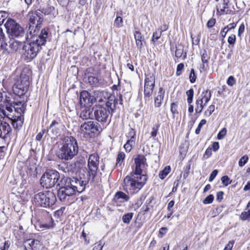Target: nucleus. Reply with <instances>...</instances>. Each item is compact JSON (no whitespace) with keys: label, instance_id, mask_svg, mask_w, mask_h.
<instances>
[{"label":"nucleus","instance_id":"obj_31","mask_svg":"<svg viewBox=\"0 0 250 250\" xmlns=\"http://www.w3.org/2000/svg\"><path fill=\"white\" fill-rule=\"evenodd\" d=\"M133 212H129L123 215L122 217L123 222L126 224H129L130 221L133 218Z\"/></svg>","mask_w":250,"mask_h":250},{"label":"nucleus","instance_id":"obj_47","mask_svg":"<svg viewBox=\"0 0 250 250\" xmlns=\"http://www.w3.org/2000/svg\"><path fill=\"white\" fill-rule=\"evenodd\" d=\"M159 127L160 125L159 124H157L154 125L152 127V131L151 132V137H155L156 136Z\"/></svg>","mask_w":250,"mask_h":250},{"label":"nucleus","instance_id":"obj_11","mask_svg":"<svg viewBox=\"0 0 250 250\" xmlns=\"http://www.w3.org/2000/svg\"><path fill=\"white\" fill-rule=\"evenodd\" d=\"M99 164V156L94 153L89 155L88 160V171L87 176L91 182L94 181L97 173Z\"/></svg>","mask_w":250,"mask_h":250},{"label":"nucleus","instance_id":"obj_39","mask_svg":"<svg viewBox=\"0 0 250 250\" xmlns=\"http://www.w3.org/2000/svg\"><path fill=\"white\" fill-rule=\"evenodd\" d=\"M49 223L42 224L41 225V227L44 228L45 229H50L54 226V221L51 217H49Z\"/></svg>","mask_w":250,"mask_h":250},{"label":"nucleus","instance_id":"obj_34","mask_svg":"<svg viewBox=\"0 0 250 250\" xmlns=\"http://www.w3.org/2000/svg\"><path fill=\"white\" fill-rule=\"evenodd\" d=\"M186 95L188 97L187 98V103L188 104H190L192 103L193 98L194 96V90L192 88L189 89L187 91Z\"/></svg>","mask_w":250,"mask_h":250},{"label":"nucleus","instance_id":"obj_19","mask_svg":"<svg viewBox=\"0 0 250 250\" xmlns=\"http://www.w3.org/2000/svg\"><path fill=\"white\" fill-rule=\"evenodd\" d=\"M129 194L123 191H117L114 196L113 201L117 206H121L125 202H127L130 199Z\"/></svg>","mask_w":250,"mask_h":250},{"label":"nucleus","instance_id":"obj_49","mask_svg":"<svg viewBox=\"0 0 250 250\" xmlns=\"http://www.w3.org/2000/svg\"><path fill=\"white\" fill-rule=\"evenodd\" d=\"M206 120L205 119H202L200 122L199 123L197 128L196 129L195 133L196 134H198L200 133V132L201 131V129L203 125L206 124Z\"/></svg>","mask_w":250,"mask_h":250},{"label":"nucleus","instance_id":"obj_58","mask_svg":"<svg viewBox=\"0 0 250 250\" xmlns=\"http://www.w3.org/2000/svg\"><path fill=\"white\" fill-rule=\"evenodd\" d=\"M103 246L104 244L101 242H99L98 243L95 244L92 250H102Z\"/></svg>","mask_w":250,"mask_h":250},{"label":"nucleus","instance_id":"obj_7","mask_svg":"<svg viewBox=\"0 0 250 250\" xmlns=\"http://www.w3.org/2000/svg\"><path fill=\"white\" fill-rule=\"evenodd\" d=\"M56 201L55 194L52 191L45 190L35 194L33 202L38 206L43 208H50Z\"/></svg>","mask_w":250,"mask_h":250},{"label":"nucleus","instance_id":"obj_43","mask_svg":"<svg viewBox=\"0 0 250 250\" xmlns=\"http://www.w3.org/2000/svg\"><path fill=\"white\" fill-rule=\"evenodd\" d=\"M48 130H47L46 129H43L41 132H39L36 136V139L37 141H40L43 135L46 133L48 134Z\"/></svg>","mask_w":250,"mask_h":250},{"label":"nucleus","instance_id":"obj_22","mask_svg":"<svg viewBox=\"0 0 250 250\" xmlns=\"http://www.w3.org/2000/svg\"><path fill=\"white\" fill-rule=\"evenodd\" d=\"M94 107L90 108L87 106V107L83 109L80 115V118L83 120H86L88 119H94Z\"/></svg>","mask_w":250,"mask_h":250},{"label":"nucleus","instance_id":"obj_5","mask_svg":"<svg viewBox=\"0 0 250 250\" xmlns=\"http://www.w3.org/2000/svg\"><path fill=\"white\" fill-rule=\"evenodd\" d=\"M78 151L79 148L76 139L72 136L68 137L58 151L57 156L61 159L68 161L71 160L76 156Z\"/></svg>","mask_w":250,"mask_h":250},{"label":"nucleus","instance_id":"obj_53","mask_svg":"<svg viewBox=\"0 0 250 250\" xmlns=\"http://www.w3.org/2000/svg\"><path fill=\"white\" fill-rule=\"evenodd\" d=\"M215 106L213 104L209 105L207 110L205 111L206 115L209 116L211 115L212 112L214 111Z\"/></svg>","mask_w":250,"mask_h":250},{"label":"nucleus","instance_id":"obj_63","mask_svg":"<svg viewBox=\"0 0 250 250\" xmlns=\"http://www.w3.org/2000/svg\"><path fill=\"white\" fill-rule=\"evenodd\" d=\"M215 22L216 20L215 19L212 18L210 19L207 22V27L209 28L212 27L214 25Z\"/></svg>","mask_w":250,"mask_h":250},{"label":"nucleus","instance_id":"obj_48","mask_svg":"<svg viewBox=\"0 0 250 250\" xmlns=\"http://www.w3.org/2000/svg\"><path fill=\"white\" fill-rule=\"evenodd\" d=\"M214 200V196L212 194L208 196L203 201L204 204H208L212 203Z\"/></svg>","mask_w":250,"mask_h":250},{"label":"nucleus","instance_id":"obj_12","mask_svg":"<svg viewBox=\"0 0 250 250\" xmlns=\"http://www.w3.org/2000/svg\"><path fill=\"white\" fill-rule=\"evenodd\" d=\"M155 78L153 74H147L145 80L144 99L146 102H149L151 99L155 86Z\"/></svg>","mask_w":250,"mask_h":250},{"label":"nucleus","instance_id":"obj_40","mask_svg":"<svg viewBox=\"0 0 250 250\" xmlns=\"http://www.w3.org/2000/svg\"><path fill=\"white\" fill-rule=\"evenodd\" d=\"M184 51V48L182 46H178L176 47L175 51V56L177 58H180L182 57Z\"/></svg>","mask_w":250,"mask_h":250},{"label":"nucleus","instance_id":"obj_59","mask_svg":"<svg viewBox=\"0 0 250 250\" xmlns=\"http://www.w3.org/2000/svg\"><path fill=\"white\" fill-rule=\"evenodd\" d=\"M235 83V80L234 78L230 76L229 77L227 80V84L229 86H233Z\"/></svg>","mask_w":250,"mask_h":250},{"label":"nucleus","instance_id":"obj_36","mask_svg":"<svg viewBox=\"0 0 250 250\" xmlns=\"http://www.w3.org/2000/svg\"><path fill=\"white\" fill-rule=\"evenodd\" d=\"M209 58V57L208 56L207 51L206 50H204L203 52L201 54V60L203 62L202 68L203 69L206 67L205 64L208 63Z\"/></svg>","mask_w":250,"mask_h":250},{"label":"nucleus","instance_id":"obj_29","mask_svg":"<svg viewBox=\"0 0 250 250\" xmlns=\"http://www.w3.org/2000/svg\"><path fill=\"white\" fill-rule=\"evenodd\" d=\"M134 35L136 45L139 48L141 49L143 46V41L144 40L141 33L139 31H136Z\"/></svg>","mask_w":250,"mask_h":250},{"label":"nucleus","instance_id":"obj_3","mask_svg":"<svg viewBox=\"0 0 250 250\" xmlns=\"http://www.w3.org/2000/svg\"><path fill=\"white\" fill-rule=\"evenodd\" d=\"M48 34V30L44 28L42 30L39 35L30 36L33 38V41L29 43L24 44L22 46V53L25 60H31L37 56L42 49V46L45 44Z\"/></svg>","mask_w":250,"mask_h":250},{"label":"nucleus","instance_id":"obj_38","mask_svg":"<svg viewBox=\"0 0 250 250\" xmlns=\"http://www.w3.org/2000/svg\"><path fill=\"white\" fill-rule=\"evenodd\" d=\"M240 217L243 221L250 220V209H249L248 211L242 212Z\"/></svg>","mask_w":250,"mask_h":250},{"label":"nucleus","instance_id":"obj_56","mask_svg":"<svg viewBox=\"0 0 250 250\" xmlns=\"http://www.w3.org/2000/svg\"><path fill=\"white\" fill-rule=\"evenodd\" d=\"M177 104L176 103H172L170 105V110L173 114H178L177 110Z\"/></svg>","mask_w":250,"mask_h":250},{"label":"nucleus","instance_id":"obj_30","mask_svg":"<svg viewBox=\"0 0 250 250\" xmlns=\"http://www.w3.org/2000/svg\"><path fill=\"white\" fill-rule=\"evenodd\" d=\"M135 145V142L132 140H127L126 143L124 145V147L126 152H130Z\"/></svg>","mask_w":250,"mask_h":250},{"label":"nucleus","instance_id":"obj_14","mask_svg":"<svg viewBox=\"0 0 250 250\" xmlns=\"http://www.w3.org/2000/svg\"><path fill=\"white\" fill-rule=\"evenodd\" d=\"M146 159L144 155H138L135 159V168L130 174L137 176H146V169L147 165L146 162Z\"/></svg>","mask_w":250,"mask_h":250},{"label":"nucleus","instance_id":"obj_21","mask_svg":"<svg viewBox=\"0 0 250 250\" xmlns=\"http://www.w3.org/2000/svg\"><path fill=\"white\" fill-rule=\"evenodd\" d=\"M61 124L58 122L54 120L49 126L48 135L50 136L51 137L57 136L60 132V128Z\"/></svg>","mask_w":250,"mask_h":250},{"label":"nucleus","instance_id":"obj_62","mask_svg":"<svg viewBox=\"0 0 250 250\" xmlns=\"http://www.w3.org/2000/svg\"><path fill=\"white\" fill-rule=\"evenodd\" d=\"M234 242H235L234 240H231V241H229L228 244L225 247L224 250H231V249L233 247V246L234 244Z\"/></svg>","mask_w":250,"mask_h":250},{"label":"nucleus","instance_id":"obj_37","mask_svg":"<svg viewBox=\"0 0 250 250\" xmlns=\"http://www.w3.org/2000/svg\"><path fill=\"white\" fill-rule=\"evenodd\" d=\"M86 82L89 83L90 85L94 86L96 85L98 83L99 80L95 76H90L88 77Z\"/></svg>","mask_w":250,"mask_h":250},{"label":"nucleus","instance_id":"obj_4","mask_svg":"<svg viewBox=\"0 0 250 250\" xmlns=\"http://www.w3.org/2000/svg\"><path fill=\"white\" fill-rule=\"evenodd\" d=\"M147 176H137L130 173L126 176L122 183L123 190L128 194L134 195L138 193L146 185Z\"/></svg>","mask_w":250,"mask_h":250},{"label":"nucleus","instance_id":"obj_9","mask_svg":"<svg viewBox=\"0 0 250 250\" xmlns=\"http://www.w3.org/2000/svg\"><path fill=\"white\" fill-rule=\"evenodd\" d=\"M59 172L55 170H49L45 172L42 176L40 180V183L42 187L46 188H51L55 185L62 188L59 185L61 181V178Z\"/></svg>","mask_w":250,"mask_h":250},{"label":"nucleus","instance_id":"obj_16","mask_svg":"<svg viewBox=\"0 0 250 250\" xmlns=\"http://www.w3.org/2000/svg\"><path fill=\"white\" fill-rule=\"evenodd\" d=\"M79 98L80 104L82 106L90 107L95 102L94 96L86 90H83L80 93Z\"/></svg>","mask_w":250,"mask_h":250},{"label":"nucleus","instance_id":"obj_23","mask_svg":"<svg viewBox=\"0 0 250 250\" xmlns=\"http://www.w3.org/2000/svg\"><path fill=\"white\" fill-rule=\"evenodd\" d=\"M94 97L95 99V102L101 103L104 102V101L107 99L108 96L111 94L106 91L104 90H96L94 91Z\"/></svg>","mask_w":250,"mask_h":250},{"label":"nucleus","instance_id":"obj_32","mask_svg":"<svg viewBox=\"0 0 250 250\" xmlns=\"http://www.w3.org/2000/svg\"><path fill=\"white\" fill-rule=\"evenodd\" d=\"M170 170L171 168L169 166L166 167L163 170L160 172L159 174V178L161 179H164L170 172Z\"/></svg>","mask_w":250,"mask_h":250},{"label":"nucleus","instance_id":"obj_44","mask_svg":"<svg viewBox=\"0 0 250 250\" xmlns=\"http://www.w3.org/2000/svg\"><path fill=\"white\" fill-rule=\"evenodd\" d=\"M154 198L153 196H150L148 198L146 202V206L151 208H152L154 203H153V201L154 200Z\"/></svg>","mask_w":250,"mask_h":250},{"label":"nucleus","instance_id":"obj_1","mask_svg":"<svg viewBox=\"0 0 250 250\" xmlns=\"http://www.w3.org/2000/svg\"><path fill=\"white\" fill-rule=\"evenodd\" d=\"M90 180L88 176L87 179H82L80 177L79 179L77 178H72L63 176L61 178V181L59 185L62 188L58 189V197L61 201H64L67 196H70L75 193L82 192L85 188L86 185Z\"/></svg>","mask_w":250,"mask_h":250},{"label":"nucleus","instance_id":"obj_10","mask_svg":"<svg viewBox=\"0 0 250 250\" xmlns=\"http://www.w3.org/2000/svg\"><path fill=\"white\" fill-rule=\"evenodd\" d=\"M29 26L28 34L33 37L39 35L41 24L43 21V16L40 12L35 11L28 14Z\"/></svg>","mask_w":250,"mask_h":250},{"label":"nucleus","instance_id":"obj_25","mask_svg":"<svg viewBox=\"0 0 250 250\" xmlns=\"http://www.w3.org/2000/svg\"><path fill=\"white\" fill-rule=\"evenodd\" d=\"M23 86L17 81L12 87L14 93L19 97L24 95L28 91V89Z\"/></svg>","mask_w":250,"mask_h":250},{"label":"nucleus","instance_id":"obj_42","mask_svg":"<svg viewBox=\"0 0 250 250\" xmlns=\"http://www.w3.org/2000/svg\"><path fill=\"white\" fill-rule=\"evenodd\" d=\"M123 19L122 17L118 16L116 18L114 21V26L117 28L121 27L123 25Z\"/></svg>","mask_w":250,"mask_h":250},{"label":"nucleus","instance_id":"obj_28","mask_svg":"<svg viewBox=\"0 0 250 250\" xmlns=\"http://www.w3.org/2000/svg\"><path fill=\"white\" fill-rule=\"evenodd\" d=\"M24 40L25 39H21L19 41L12 38L9 41V47L12 51H16L21 46L22 42H24Z\"/></svg>","mask_w":250,"mask_h":250},{"label":"nucleus","instance_id":"obj_51","mask_svg":"<svg viewBox=\"0 0 250 250\" xmlns=\"http://www.w3.org/2000/svg\"><path fill=\"white\" fill-rule=\"evenodd\" d=\"M184 68V64L183 63H180L178 64L177 66L176 74L177 76H180L182 73V71Z\"/></svg>","mask_w":250,"mask_h":250},{"label":"nucleus","instance_id":"obj_2","mask_svg":"<svg viewBox=\"0 0 250 250\" xmlns=\"http://www.w3.org/2000/svg\"><path fill=\"white\" fill-rule=\"evenodd\" d=\"M14 99L11 93L6 91L0 92V116L6 117L11 121L13 127L19 129L23 125V118L21 116L14 115L12 110Z\"/></svg>","mask_w":250,"mask_h":250},{"label":"nucleus","instance_id":"obj_33","mask_svg":"<svg viewBox=\"0 0 250 250\" xmlns=\"http://www.w3.org/2000/svg\"><path fill=\"white\" fill-rule=\"evenodd\" d=\"M126 137L128 140H132L136 142V135L135 130L133 128H130L126 135Z\"/></svg>","mask_w":250,"mask_h":250},{"label":"nucleus","instance_id":"obj_64","mask_svg":"<svg viewBox=\"0 0 250 250\" xmlns=\"http://www.w3.org/2000/svg\"><path fill=\"white\" fill-rule=\"evenodd\" d=\"M217 173H218L217 170H216V169L213 170L209 176V181L211 182L216 176Z\"/></svg>","mask_w":250,"mask_h":250},{"label":"nucleus","instance_id":"obj_52","mask_svg":"<svg viewBox=\"0 0 250 250\" xmlns=\"http://www.w3.org/2000/svg\"><path fill=\"white\" fill-rule=\"evenodd\" d=\"M125 158V154L123 152H120L117 158V165L120 162H122Z\"/></svg>","mask_w":250,"mask_h":250},{"label":"nucleus","instance_id":"obj_41","mask_svg":"<svg viewBox=\"0 0 250 250\" xmlns=\"http://www.w3.org/2000/svg\"><path fill=\"white\" fill-rule=\"evenodd\" d=\"M249 157L247 155H244L242 157L238 163L239 166L241 167H243L248 161Z\"/></svg>","mask_w":250,"mask_h":250},{"label":"nucleus","instance_id":"obj_60","mask_svg":"<svg viewBox=\"0 0 250 250\" xmlns=\"http://www.w3.org/2000/svg\"><path fill=\"white\" fill-rule=\"evenodd\" d=\"M236 41V36L235 35H231L230 36L229 38L228 42L230 44L233 45L234 44Z\"/></svg>","mask_w":250,"mask_h":250},{"label":"nucleus","instance_id":"obj_18","mask_svg":"<svg viewBox=\"0 0 250 250\" xmlns=\"http://www.w3.org/2000/svg\"><path fill=\"white\" fill-rule=\"evenodd\" d=\"M4 118L0 116V138L5 139L11 131V128L8 123L3 121Z\"/></svg>","mask_w":250,"mask_h":250},{"label":"nucleus","instance_id":"obj_15","mask_svg":"<svg viewBox=\"0 0 250 250\" xmlns=\"http://www.w3.org/2000/svg\"><path fill=\"white\" fill-rule=\"evenodd\" d=\"M94 119L101 123H105L108 120L110 114L109 109H106L103 106H94Z\"/></svg>","mask_w":250,"mask_h":250},{"label":"nucleus","instance_id":"obj_46","mask_svg":"<svg viewBox=\"0 0 250 250\" xmlns=\"http://www.w3.org/2000/svg\"><path fill=\"white\" fill-rule=\"evenodd\" d=\"M189 81L191 83H193L196 81V76L195 73L194 69L192 68L189 76Z\"/></svg>","mask_w":250,"mask_h":250},{"label":"nucleus","instance_id":"obj_27","mask_svg":"<svg viewBox=\"0 0 250 250\" xmlns=\"http://www.w3.org/2000/svg\"><path fill=\"white\" fill-rule=\"evenodd\" d=\"M165 91L163 87H160L157 96L154 98V106L159 107L161 106L162 102L164 99Z\"/></svg>","mask_w":250,"mask_h":250},{"label":"nucleus","instance_id":"obj_17","mask_svg":"<svg viewBox=\"0 0 250 250\" xmlns=\"http://www.w3.org/2000/svg\"><path fill=\"white\" fill-rule=\"evenodd\" d=\"M23 246L25 250H43V247L40 241L33 239L25 240Z\"/></svg>","mask_w":250,"mask_h":250},{"label":"nucleus","instance_id":"obj_45","mask_svg":"<svg viewBox=\"0 0 250 250\" xmlns=\"http://www.w3.org/2000/svg\"><path fill=\"white\" fill-rule=\"evenodd\" d=\"M7 17V13L4 11H0V25H1Z\"/></svg>","mask_w":250,"mask_h":250},{"label":"nucleus","instance_id":"obj_50","mask_svg":"<svg viewBox=\"0 0 250 250\" xmlns=\"http://www.w3.org/2000/svg\"><path fill=\"white\" fill-rule=\"evenodd\" d=\"M227 133V129L226 128H223L221 131H219L217 135V139L219 140L223 139L226 136Z\"/></svg>","mask_w":250,"mask_h":250},{"label":"nucleus","instance_id":"obj_55","mask_svg":"<svg viewBox=\"0 0 250 250\" xmlns=\"http://www.w3.org/2000/svg\"><path fill=\"white\" fill-rule=\"evenodd\" d=\"M221 181L222 183L226 186L229 185L231 183V181L228 176H224L221 178Z\"/></svg>","mask_w":250,"mask_h":250},{"label":"nucleus","instance_id":"obj_57","mask_svg":"<svg viewBox=\"0 0 250 250\" xmlns=\"http://www.w3.org/2000/svg\"><path fill=\"white\" fill-rule=\"evenodd\" d=\"M190 168V165H187L184 167V173L183 174V177L184 179H186L187 177L188 176L189 173V170Z\"/></svg>","mask_w":250,"mask_h":250},{"label":"nucleus","instance_id":"obj_6","mask_svg":"<svg viewBox=\"0 0 250 250\" xmlns=\"http://www.w3.org/2000/svg\"><path fill=\"white\" fill-rule=\"evenodd\" d=\"M103 130L100 125L92 121H88L82 123L79 128V135L83 140H88L94 137L96 134Z\"/></svg>","mask_w":250,"mask_h":250},{"label":"nucleus","instance_id":"obj_54","mask_svg":"<svg viewBox=\"0 0 250 250\" xmlns=\"http://www.w3.org/2000/svg\"><path fill=\"white\" fill-rule=\"evenodd\" d=\"M162 31L160 32H155L153 34V36L151 39L152 42H155L160 38L161 36Z\"/></svg>","mask_w":250,"mask_h":250},{"label":"nucleus","instance_id":"obj_61","mask_svg":"<svg viewBox=\"0 0 250 250\" xmlns=\"http://www.w3.org/2000/svg\"><path fill=\"white\" fill-rule=\"evenodd\" d=\"M212 154V150L210 148H208L206 149L203 158L205 159H208Z\"/></svg>","mask_w":250,"mask_h":250},{"label":"nucleus","instance_id":"obj_20","mask_svg":"<svg viewBox=\"0 0 250 250\" xmlns=\"http://www.w3.org/2000/svg\"><path fill=\"white\" fill-rule=\"evenodd\" d=\"M24 104L25 103L24 101L16 102L14 100V103L13 104H12V110L13 111L15 115V113L16 112L20 114L19 116H21L23 119L22 114L23 113L25 110V106Z\"/></svg>","mask_w":250,"mask_h":250},{"label":"nucleus","instance_id":"obj_26","mask_svg":"<svg viewBox=\"0 0 250 250\" xmlns=\"http://www.w3.org/2000/svg\"><path fill=\"white\" fill-rule=\"evenodd\" d=\"M29 79V75L26 74L25 70H23L21 73L19 79H18L17 81L19 82L21 84L24 86L23 87L29 89L30 83Z\"/></svg>","mask_w":250,"mask_h":250},{"label":"nucleus","instance_id":"obj_8","mask_svg":"<svg viewBox=\"0 0 250 250\" xmlns=\"http://www.w3.org/2000/svg\"><path fill=\"white\" fill-rule=\"evenodd\" d=\"M7 34L11 38L26 40L24 28L14 19L9 18L4 24Z\"/></svg>","mask_w":250,"mask_h":250},{"label":"nucleus","instance_id":"obj_24","mask_svg":"<svg viewBox=\"0 0 250 250\" xmlns=\"http://www.w3.org/2000/svg\"><path fill=\"white\" fill-rule=\"evenodd\" d=\"M104 103H105L106 109H109L111 113L113 112L117 104L115 96L110 94Z\"/></svg>","mask_w":250,"mask_h":250},{"label":"nucleus","instance_id":"obj_35","mask_svg":"<svg viewBox=\"0 0 250 250\" xmlns=\"http://www.w3.org/2000/svg\"><path fill=\"white\" fill-rule=\"evenodd\" d=\"M58 169L64 173H69L71 171L68 164L65 163L59 165Z\"/></svg>","mask_w":250,"mask_h":250},{"label":"nucleus","instance_id":"obj_13","mask_svg":"<svg viewBox=\"0 0 250 250\" xmlns=\"http://www.w3.org/2000/svg\"><path fill=\"white\" fill-rule=\"evenodd\" d=\"M211 97V92L208 90H204L200 95H197L195 101V112L196 113H201L204 106L209 101Z\"/></svg>","mask_w":250,"mask_h":250}]
</instances>
